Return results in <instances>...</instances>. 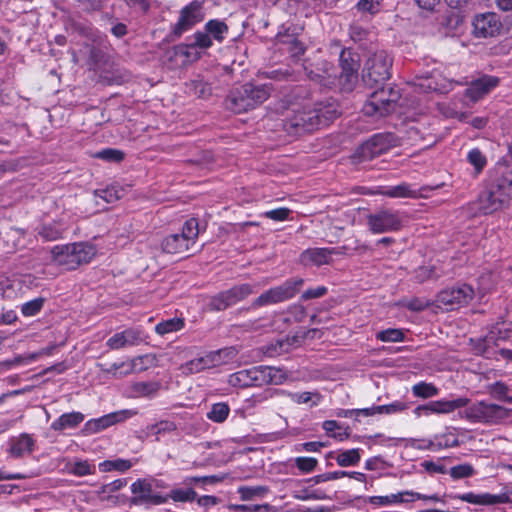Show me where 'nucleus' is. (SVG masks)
I'll return each instance as SVG.
<instances>
[{
  "label": "nucleus",
  "mask_w": 512,
  "mask_h": 512,
  "mask_svg": "<svg viewBox=\"0 0 512 512\" xmlns=\"http://www.w3.org/2000/svg\"><path fill=\"white\" fill-rule=\"evenodd\" d=\"M62 229L56 225H43L38 229V234L46 241L57 240L62 236Z\"/></svg>",
  "instance_id": "obj_51"
},
{
  "label": "nucleus",
  "mask_w": 512,
  "mask_h": 512,
  "mask_svg": "<svg viewBox=\"0 0 512 512\" xmlns=\"http://www.w3.org/2000/svg\"><path fill=\"white\" fill-rule=\"evenodd\" d=\"M184 236L179 233L167 236L162 242L163 251L169 254L186 255L193 249Z\"/></svg>",
  "instance_id": "obj_22"
},
{
  "label": "nucleus",
  "mask_w": 512,
  "mask_h": 512,
  "mask_svg": "<svg viewBox=\"0 0 512 512\" xmlns=\"http://www.w3.org/2000/svg\"><path fill=\"white\" fill-rule=\"evenodd\" d=\"M379 156L376 151H374L373 147L369 140L360 145L356 151L352 154L351 159L355 164H360L369 160L374 159Z\"/></svg>",
  "instance_id": "obj_32"
},
{
  "label": "nucleus",
  "mask_w": 512,
  "mask_h": 512,
  "mask_svg": "<svg viewBox=\"0 0 512 512\" xmlns=\"http://www.w3.org/2000/svg\"><path fill=\"white\" fill-rule=\"evenodd\" d=\"M511 410L504 406L478 401L464 411L463 417L473 423L498 425L510 416Z\"/></svg>",
  "instance_id": "obj_5"
},
{
  "label": "nucleus",
  "mask_w": 512,
  "mask_h": 512,
  "mask_svg": "<svg viewBox=\"0 0 512 512\" xmlns=\"http://www.w3.org/2000/svg\"><path fill=\"white\" fill-rule=\"evenodd\" d=\"M184 321L180 318H172L166 321L160 322L156 325L155 331L160 335H165L171 332H176L182 329Z\"/></svg>",
  "instance_id": "obj_41"
},
{
  "label": "nucleus",
  "mask_w": 512,
  "mask_h": 512,
  "mask_svg": "<svg viewBox=\"0 0 512 512\" xmlns=\"http://www.w3.org/2000/svg\"><path fill=\"white\" fill-rule=\"evenodd\" d=\"M360 461L359 449L346 450L339 453L336 462L339 466L348 467L356 465Z\"/></svg>",
  "instance_id": "obj_43"
},
{
  "label": "nucleus",
  "mask_w": 512,
  "mask_h": 512,
  "mask_svg": "<svg viewBox=\"0 0 512 512\" xmlns=\"http://www.w3.org/2000/svg\"><path fill=\"white\" fill-rule=\"evenodd\" d=\"M505 202L504 197L498 195L489 185H486L473 205L477 206L476 212L487 215L500 210Z\"/></svg>",
  "instance_id": "obj_18"
},
{
  "label": "nucleus",
  "mask_w": 512,
  "mask_h": 512,
  "mask_svg": "<svg viewBox=\"0 0 512 512\" xmlns=\"http://www.w3.org/2000/svg\"><path fill=\"white\" fill-rule=\"evenodd\" d=\"M179 234L184 236V238L194 246L199 234V224L197 219L191 218L187 220L182 227L181 233Z\"/></svg>",
  "instance_id": "obj_39"
},
{
  "label": "nucleus",
  "mask_w": 512,
  "mask_h": 512,
  "mask_svg": "<svg viewBox=\"0 0 512 512\" xmlns=\"http://www.w3.org/2000/svg\"><path fill=\"white\" fill-rule=\"evenodd\" d=\"M177 430V425L170 420H161L156 424L148 425L146 427L147 435H155L157 440L160 435L172 433Z\"/></svg>",
  "instance_id": "obj_34"
},
{
  "label": "nucleus",
  "mask_w": 512,
  "mask_h": 512,
  "mask_svg": "<svg viewBox=\"0 0 512 512\" xmlns=\"http://www.w3.org/2000/svg\"><path fill=\"white\" fill-rule=\"evenodd\" d=\"M488 391L494 399L507 402L509 387L505 383L500 381L495 382L488 387Z\"/></svg>",
  "instance_id": "obj_49"
},
{
  "label": "nucleus",
  "mask_w": 512,
  "mask_h": 512,
  "mask_svg": "<svg viewBox=\"0 0 512 512\" xmlns=\"http://www.w3.org/2000/svg\"><path fill=\"white\" fill-rule=\"evenodd\" d=\"M339 62L341 67L340 83L346 89H351L358 79L359 56L350 49H343L339 56Z\"/></svg>",
  "instance_id": "obj_12"
},
{
  "label": "nucleus",
  "mask_w": 512,
  "mask_h": 512,
  "mask_svg": "<svg viewBox=\"0 0 512 512\" xmlns=\"http://www.w3.org/2000/svg\"><path fill=\"white\" fill-rule=\"evenodd\" d=\"M226 293L232 306L251 295L253 293V288L249 284H241L226 290Z\"/></svg>",
  "instance_id": "obj_33"
},
{
  "label": "nucleus",
  "mask_w": 512,
  "mask_h": 512,
  "mask_svg": "<svg viewBox=\"0 0 512 512\" xmlns=\"http://www.w3.org/2000/svg\"><path fill=\"white\" fill-rule=\"evenodd\" d=\"M342 477H350L360 482L366 481V475L361 472H348V471H334V472H327L321 475H318L315 477V482H326L331 480L340 479Z\"/></svg>",
  "instance_id": "obj_31"
},
{
  "label": "nucleus",
  "mask_w": 512,
  "mask_h": 512,
  "mask_svg": "<svg viewBox=\"0 0 512 512\" xmlns=\"http://www.w3.org/2000/svg\"><path fill=\"white\" fill-rule=\"evenodd\" d=\"M463 23V18L458 12L452 11L445 15L442 21V25L447 27L449 30H456Z\"/></svg>",
  "instance_id": "obj_59"
},
{
  "label": "nucleus",
  "mask_w": 512,
  "mask_h": 512,
  "mask_svg": "<svg viewBox=\"0 0 512 512\" xmlns=\"http://www.w3.org/2000/svg\"><path fill=\"white\" fill-rule=\"evenodd\" d=\"M345 247L338 248H309L300 255V261L303 265L321 266L328 264L332 255L344 254Z\"/></svg>",
  "instance_id": "obj_17"
},
{
  "label": "nucleus",
  "mask_w": 512,
  "mask_h": 512,
  "mask_svg": "<svg viewBox=\"0 0 512 512\" xmlns=\"http://www.w3.org/2000/svg\"><path fill=\"white\" fill-rule=\"evenodd\" d=\"M155 357L152 355H142L133 358L129 362H127V369L119 372V376H126L133 372H141L147 370L150 366L153 365Z\"/></svg>",
  "instance_id": "obj_28"
},
{
  "label": "nucleus",
  "mask_w": 512,
  "mask_h": 512,
  "mask_svg": "<svg viewBox=\"0 0 512 512\" xmlns=\"http://www.w3.org/2000/svg\"><path fill=\"white\" fill-rule=\"evenodd\" d=\"M317 459L312 457H298L295 459L296 467L302 472L309 473L317 466Z\"/></svg>",
  "instance_id": "obj_61"
},
{
  "label": "nucleus",
  "mask_w": 512,
  "mask_h": 512,
  "mask_svg": "<svg viewBox=\"0 0 512 512\" xmlns=\"http://www.w3.org/2000/svg\"><path fill=\"white\" fill-rule=\"evenodd\" d=\"M367 225L374 234L398 231L402 227L400 213L391 209H379L367 216Z\"/></svg>",
  "instance_id": "obj_9"
},
{
  "label": "nucleus",
  "mask_w": 512,
  "mask_h": 512,
  "mask_svg": "<svg viewBox=\"0 0 512 512\" xmlns=\"http://www.w3.org/2000/svg\"><path fill=\"white\" fill-rule=\"evenodd\" d=\"M94 256V247L83 242L56 245L51 249V261L66 270H75L89 263Z\"/></svg>",
  "instance_id": "obj_4"
},
{
  "label": "nucleus",
  "mask_w": 512,
  "mask_h": 512,
  "mask_svg": "<svg viewBox=\"0 0 512 512\" xmlns=\"http://www.w3.org/2000/svg\"><path fill=\"white\" fill-rule=\"evenodd\" d=\"M269 96L270 88L267 85L246 83L230 92L225 105L234 113H243L262 104Z\"/></svg>",
  "instance_id": "obj_3"
},
{
  "label": "nucleus",
  "mask_w": 512,
  "mask_h": 512,
  "mask_svg": "<svg viewBox=\"0 0 512 512\" xmlns=\"http://www.w3.org/2000/svg\"><path fill=\"white\" fill-rule=\"evenodd\" d=\"M414 396L419 398H430L438 395L439 390L432 383L420 382L412 387Z\"/></svg>",
  "instance_id": "obj_44"
},
{
  "label": "nucleus",
  "mask_w": 512,
  "mask_h": 512,
  "mask_svg": "<svg viewBox=\"0 0 512 512\" xmlns=\"http://www.w3.org/2000/svg\"><path fill=\"white\" fill-rule=\"evenodd\" d=\"M473 296L474 291L472 287L462 284L457 287L442 290L437 296V303L453 310L456 307L468 304Z\"/></svg>",
  "instance_id": "obj_13"
},
{
  "label": "nucleus",
  "mask_w": 512,
  "mask_h": 512,
  "mask_svg": "<svg viewBox=\"0 0 512 512\" xmlns=\"http://www.w3.org/2000/svg\"><path fill=\"white\" fill-rule=\"evenodd\" d=\"M204 16L203 3L197 0L192 1L181 9L179 19L172 28L173 34L180 37L184 32L201 22Z\"/></svg>",
  "instance_id": "obj_11"
},
{
  "label": "nucleus",
  "mask_w": 512,
  "mask_h": 512,
  "mask_svg": "<svg viewBox=\"0 0 512 512\" xmlns=\"http://www.w3.org/2000/svg\"><path fill=\"white\" fill-rule=\"evenodd\" d=\"M96 157L108 162H120L124 159V153L117 149L107 148L99 151Z\"/></svg>",
  "instance_id": "obj_57"
},
{
  "label": "nucleus",
  "mask_w": 512,
  "mask_h": 512,
  "mask_svg": "<svg viewBox=\"0 0 512 512\" xmlns=\"http://www.w3.org/2000/svg\"><path fill=\"white\" fill-rule=\"evenodd\" d=\"M230 412V408L226 403L220 402L212 405L211 410L207 413L208 419L222 423L224 422Z\"/></svg>",
  "instance_id": "obj_40"
},
{
  "label": "nucleus",
  "mask_w": 512,
  "mask_h": 512,
  "mask_svg": "<svg viewBox=\"0 0 512 512\" xmlns=\"http://www.w3.org/2000/svg\"><path fill=\"white\" fill-rule=\"evenodd\" d=\"M35 447V440L31 435L22 433L18 437H14L10 441V454L15 458H20L31 454Z\"/></svg>",
  "instance_id": "obj_23"
},
{
  "label": "nucleus",
  "mask_w": 512,
  "mask_h": 512,
  "mask_svg": "<svg viewBox=\"0 0 512 512\" xmlns=\"http://www.w3.org/2000/svg\"><path fill=\"white\" fill-rule=\"evenodd\" d=\"M468 398H457L454 400H438V401H432L426 405H420L415 408L414 412L416 415L421 416L425 415L428 416L430 414L436 413V414H447L451 413L454 410L458 408H462L468 405L469 403Z\"/></svg>",
  "instance_id": "obj_16"
},
{
  "label": "nucleus",
  "mask_w": 512,
  "mask_h": 512,
  "mask_svg": "<svg viewBox=\"0 0 512 512\" xmlns=\"http://www.w3.org/2000/svg\"><path fill=\"white\" fill-rule=\"evenodd\" d=\"M209 360L206 356L192 359L181 366L185 375L199 373L205 369H210Z\"/></svg>",
  "instance_id": "obj_37"
},
{
  "label": "nucleus",
  "mask_w": 512,
  "mask_h": 512,
  "mask_svg": "<svg viewBox=\"0 0 512 512\" xmlns=\"http://www.w3.org/2000/svg\"><path fill=\"white\" fill-rule=\"evenodd\" d=\"M137 414L136 410L124 409L116 412L109 413L97 419L87 421L83 427L82 432L85 435H92L98 433L114 424L124 422Z\"/></svg>",
  "instance_id": "obj_14"
},
{
  "label": "nucleus",
  "mask_w": 512,
  "mask_h": 512,
  "mask_svg": "<svg viewBox=\"0 0 512 512\" xmlns=\"http://www.w3.org/2000/svg\"><path fill=\"white\" fill-rule=\"evenodd\" d=\"M204 29L209 33V35L215 41L222 43L229 31L227 24L218 19L209 20Z\"/></svg>",
  "instance_id": "obj_30"
},
{
  "label": "nucleus",
  "mask_w": 512,
  "mask_h": 512,
  "mask_svg": "<svg viewBox=\"0 0 512 512\" xmlns=\"http://www.w3.org/2000/svg\"><path fill=\"white\" fill-rule=\"evenodd\" d=\"M304 281L301 278L290 279L282 285L269 289L257 297L254 302V307H261L270 304H276L292 298L303 285Z\"/></svg>",
  "instance_id": "obj_8"
},
{
  "label": "nucleus",
  "mask_w": 512,
  "mask_h": 512,
  "mask_svg": "<svg viewBox=\"0 0 512 512\" xmlns=\"http://www.w3.org/2000/svg\"><path fill=\"white\" fill-rule=\"evenodd\" d=\"M291 213V210L289 208H277L273 210H269L264 212V217L269 218L274 221H284L287 220L289 215Z\"/></svg>",
  "instance_id": "obj_62"
},
{
  "label": "nucleus",
  "mask_w": 512,
  "mask_h": 512,
  "mask_svg": "<svg viewBox=\"0 0 512 512\" xmlns=\"http://www.w3.org/2000/svg\"><path fill=\"white\" fill-rule=\"evenodd\" d=\"M449 474L455 480L469 478L475 474V469L471 464L464 463L451 467Z\"/></svg>",
  "instance_id": "obj_50"
},
{
  "label": "nucleus",
  "mask_w": 512,
  "mask_h": 512,
  "mask_svg": "<svg viewBox=\"0 0 512 512\" xmlns=\"http://www.w3.org/2000/svg\"><path fill=\"white\" fill-rule=\"evenodd\" d=\"M122 332L128 346L137 345L143 340L142 332L138 329L129 328Z\"/></svg>",
  "instance_id": "obj_63"
},
{
  "label": "nucleus",
  "mask_w": 512,
  "mask_h": 512,
  "mask_svg": "<svg viewBox=\"0 0 512 512\" xmlns=\"http://www.w3.org/2000/svg\"><path fill=\"white\" fill-rule=\"evenodd\" d=\"M44 304V298L39 297L24 303L21 311L24 316H34L40 312Z\"/></svg>",
  "instance_id": "obj_54"
},
{
  "label": "nucleus",
  "mask_w": 512,
  "mask_h": 512,
  "mask_svg": "<svg viewBox=\"0 0 512 512\" xmlns=\"http://www.w3.org/2000/svg\"><path fill=\"white\" fill-rule=\"evenodd\" d=\"M473 33L478 38L495 37L502 30L500 17L494 12L476 15L472 22Z\"/></svg>",
  "instance_id": "obj_15"
},
{
  "label": "nucleus",
  "mask_w": 512,
  "mask_h": 512,
  "mask_svg": "<svg viewBox=\"0 0 512 512\" xmlns=\"http://www.w3.org/2000/svg\"><path fill=\"white\" fill-rule=\"evenodd\" d=\"M382 0H359L357 9L361 12H369L375 14L380 10Z\"/></svg>",
  "instance_id": "obj_60"
},
{
  "label": "nucleus",
  "mask_w": 512,
  "mask_h": 512,
  "mask_svg": "<svg viewBox=\"0 0 512 512\" xmlns=\"http://www.w3.org/2000/svg\"><path fill=\"white\" fill-rule=\"evenodd\" d=\"M304 69L308 75V77L312 80H322L325 78L332 77L333 74V64L329 61L318 57L314 62L306 61L304 64Z\"/></svg>",
  "instance_id": "obj_21"
},
{
  "label": "nucleus",
  "mask_w": 512,
  "mask_h": 512,
  "mask_svg": "<svg viewBox=\"0 0 512 512\" xmlns=\"http://www.w3.org/2000/svg\"><path fill=\"white\" fill-rule=\"evenodd\" d=\"M340 114L334 101L310 103L294 106L283 121L284 130L290 135L310 133L328 125Z\"/></svg>",
  "instance_id": "obj_1"
},
{
  "label": "nucleus",
  "mask_w": 512,
  "mask_h": 512,
  "mask_svg": "<svg viewBox=\"0 0 512 512\" xmlns=\"http://www.w3.org/2000/svg\"><path fill=\"white\" fill-rule=\"evenodd\" d=\"M84 420V414L81 412H70L62 414L51 424L54 431H63L65 429L76 428Z\"/></svg>",
  "instance_id": "obj_25"
},
{
  "label": "nucleus",
  "mask_w": 512,
  "mask_h": 512,
  "mask_svg": "<svg viewBox=\"0 0 512 512\" xmlns=\"http://www.w3.org/2000/svg\"><path fill=\"white\" fill-rule=\"evenodd\" d=\"M189 92L199 98H208L212 94V86L204 78L198 75L195 79L190 80L186 84Z\"/></svg>",
  "instance_id": "obj_29"
},
{
  "label": "nucleus",
  "mask_w": 512,
  "mask_h": 512,
  "mask_svg": "<svg viewBox=\"0 0 512 512\" xmlns=\"http://www.w3.org/2000/svg\"><path fill=\"white\" fill-rule=\"evenodd\" d=\"M396 137L391 133L373 135L369 141L374 151L380 156L396 145Z\"/></svg>",
  "instance_id": "obj_26"
},
{
  "label": "nucleus",
  "mask_w": 512,
  "mask_h": 512,
  "mask_svg": "<svg viewBox=\"0 0 512 512\" xmlns=\"http://www.w3.org/2000/svg\"><path fill=\"white\" fill-rule=\"evenodd\" d=\"M131 492L133 497L129 501L135 506L161 505L168 501V497L153 493L152 484L147 479H138L133 482Z\"/></svg>",
  "instance_id": "obj_10"
},
{
  "label": "nucleus",
  "mask_w": 512,
  "mask_h": 512,
  "mask_svg": "<svg viewBox=\"0 0 512 512\" xmlns=\"http://www.w3.org/2000/svg\"><path fill=\"white\" fill-rule=\"evenodd\" d=\"M242 501H251L256 497H263L269 492L267 486H240L237 490Z\"/></svg>",
  "instance_id": "obj_35"
},
{
  "label": "nucleus",
  "mask_w": 512,
  "mask_h": 512,
  "mask_svg": "<svg viewBox=\"0 0 512 512\" xmlns=\"http://www.w3.org/2000/svg\"><path fill=\"white\" fill-rule=\"evenodd\" d=\"M288 378V373L272 366H254L240 370L229 376L228 383L233 387H261L265 385H281Z\"/></svg>",
  "instance_id": "obj_2"
},
{
  "label": "nucleus",
  "mask_w": 512,
  "mask_h": 512,
  "mask_svg": "<svg viewBox=\"0 0 512 512\" xmlns=\"http://www.w3.org/2000/svg\"><path fill=\"white\" fill-rule=\"evenodd\" d=\"M192 49H194V46H192V44H179L172 47V53L174 55H180V65H185L191 60Z\"/></svg>",
  "instance_id": "obj_56"
},
{
  "label": "nucleus",
  "mask_w": 512,
  "mask_h": 512,
  "mask_svg": "<svg viewBox=\"0 0 512 512\" xmlns=\"http://www.w3.org/2000/svg\"><path fill=\"white\" fill-rule=\"evenodd\" d=\"M487 185L507 200L512 195V171L506 170L502 174L491 178Z\"/></svg>",
  "instance_id": "obj_24"
},
{
  "label": "nucleus",
  "mask_w": 512,
  "mask_h": 512,
  "mask_svg": "<svg viewBox=\"0 0 512 512\" xmlns=\"http://www.w3.org/2000/svg\"><path fill=\"white\" fill-rule=\"evenodd\" d=\"M405 492H399L397 494H391L387 496H372L369 498V503L373 505L387 506L393 503L409 502V499H404Z\"/></svg>",
  "instance_id": "obj_42"
},
{
  "label": "nucleus",
  "mask_w": 512,
  "mask_h": 512,
  "mask_svg": "<svg viewBox=\"0 0 512 512\" xmlns=\"http://www.w3.org/2000/svg\"><path fill=\"white\" fill-rule=\"evenodd\" d=\"M228 508L241 512H276V508L268 503L257 505L230 504Z\"/></svg>",
  "instance_id": "obj_46"
},
{
  "label": "nucleus",
  "mask_w": 512,
  "mask_h": 512,
  "mask_svg": "<svg viewBox=\"0 0 512 512\" xmlns=\"http://www.w3.org/2000/svg\"><path fill=\"white\" fill-rule=\"evenodd\" d=\"M193 39L192 46L194 48L208 49L213 45V39L205 29L204 31L195 32Z\"/></svg>",
  "instance_id": "obj_53"
},
{
  "label": "nucleus",
  "mask_w": 512,
  "mask_h": 512,
  "mask_svg": "<svg viewBox=\"0 0 512 512\" xmlns=\"http://www.w3.org/2000/svg\"><path fill=\"white\" fill-rule=\"evenodd\" d=\"M123 194V189L117 186H109L105 189L95 190V196L103 199L106 203H113L120 199Z\"/></svg>",
  "instance_id": "obj_45"
},
{
  "label": "nucleus",
  "mask_w": 512,
  "mask_h": 512,
  "mask_svg": "<svg viewBox=\"0 0 512 512\" xmlns=\"http://www.w3.org/2000/svg\"><path fill=\"white\" fill-rule=\"evenodd\" d=\"M237 355V350L234 347H226L217 351H212L206 354L211 368L226 364L233 360Z\"/></svg>",
  "instance_id": "obj_27"
},
{
  "label": "nucleus",
  "mask_w": 512,
  "mask_h": 512,
  "mask_svg": "<svg viewBox=\"0 0 512 512\" xmlns=\"http://www.w3.org/2000/svg\"><path fill=\"white\" fill-rule=\"evenodd\" d=\"M392 58L384 50L371 54L364 65L362 78L371 88L386 82L391 74Z\"/></svg>",
  "instance_id": "obj_6"
},
{
  "label": "nucleus",
  "mask_w": 512,
  "mask_h": 512,
  "mask_svg": "<svg viewBox=\"0 0 512 512\" xmlns=\"http://www.w3.org/2000/svg\"><path fill=\"white\" fill-rule=\"evenodd\" d=\"M381 194L391 198H416L417 192L412 190L408 184H399L397 186L390 187Z\"/></svg>",
  "instance_id": "obj_36"
},
{
  "label": "nucleus",
  "mask_w": 512,
  "mask_h": 512,
  "mask_svg": "<svg viewBox=\"0 0 512 512\" xmlns=\"http://www.w3.org/2000/svg\"><path fill=\"white\" fill-rule=\"evenodd\" d=\"M431 305V302L425 298H412L411 300L405 303V306L414 312H420L424 309L428 308Z\"/></svg>",
  "instance_id": "obj_64"
},
{
  "label": "nucleus",
  "mask_w": 512,
  "mask_h": 512,
  "mask_svg": "<svg viewBox=\"0 0 512 512\" xmlns=\"http://www.w3.org/2000/svg\"><path fill=\"white\" fill-rule=\"evenodd\" d=\"M209 308L214 311H222L231 306L226 291L220 292L213 296L208 304Z\"/></svg>",
  "instance_id": "obj_52"
},
{
  "label": "nucleus",
  "mask_w": 512,
  "mask_h": 512,
  "mask_svg": "<svg viewBox=\"0 0 512 512\" xmlns=\"http://www.w3.org/2000/svg\"><path fill=\"white\" fill-rule=\"evenodd\" d=\"M167 497L175 502H191L197 498V493L191 488L173 489Z\"/></svg>",
  "instance_id": "obj_47"
},
{
  "label": "nucleus",
  "mask_w": 512,
  "mask_h": 512,
  "mask_svg": "<svg viewBox=\"0 0 512 512\" xmlns=\"http://www.w3.org/2000/svg\"><path fill=\"white\" fill-rule=\"evenodd\" d=\"M376 338L382 342H400L404 339V333L400 329L389 328L377 332Z\"/></svg>",
  "instance_id": "obj_48"
},
{
  "label": "nucleus",
  "mask_w": 512,
  "mask_h": 512,
  "mask_svg": "<svg viewBox=\"0 0 512 512\" xmlns=\"http://www.w3.org/2000/svg\"><path fill=\"white\" fill-rule=\"evenodd\" d=\"M94 470V466L88 461H77L70 468V472L76 476L90 475L94 473Z\"/></svg>",
  "instance_id": "obj_58"
},
{
  "label": "nucleus",
  "mask_w": 512,
  "mask_h": 512,
  "mask_svg": "<svg viewBox=\"0 0 512 512\" xmlns=\"http://www.w3.org/2000/svg\"><path fill=\"white\" fill-rule=\"evenodd\" d=\"M468 161L474 166L476 173H480L486 165V158L479 149H473L468 153Z\"/></svg>",
  "instance_id": "obj_55"
},
{
  "label": "nucleus",
  "mask_w": 512,
  "mask_h": 512,
  "mask_svg": "<svg viewBox=\"0 0 512 512\" xmlns=\"http://www.w3.org/2000/svg\"><path fill=\"white\" fill-rule=\"evenodd\" d=\"M160 387L159 382H136L132 385V391L138 397H145L156 394Z\"/></svg>",
  "instance_id": "obj_38"
},
{
  "label": "nucleus",
  "mask_w": 512,
  "mask_h": 512,
  "mask_svg": "<svg viewBox=\"0 0 512 512\" xmlns=\"http://www.w3.org/2000/svg\"><path fill=\"white\" fill-rule=\"evenodd\" d=\"M454 498L475 505H495L512 502V500L509 497L508 491L499 495H493L490 493L475 494L469 492L457 495Z\"/></svg>",
  "instance_id": "obj_20"
},
{
  "label": "nucleus",
  "mask_w": 512,
  "mask_h": 512,
  "mask_svg": "<svg viewBox=\"0 0 512 512\" xmlns=\"http://www.w3.org/2000/svg\"><path fill=\"white\" fill-rule=\"evenodd\" d=\"M399 99V90L381 88L372 93L370 101L364 106V112L369 116H386L396 110Z\"/></svg>",
  "instance_id": "obj_7"
},
{
  "label": "nucleus",
  "mask_w": 512,
  "mask_h": 512,
  "mask_svg": "<svg viewBox=\"0 0 512 512\" xmlns=\"http://www.w3.org/2000/svg\"><path fill=\"white\" fill-rule=\"evenodd\" d=\"M499 84V79L495 76L484 75L470 83L465 91V95L476 102L484 95L488 94Z\"/></svg>",
  "instance_id": "obj_19"
}]
</instances>
